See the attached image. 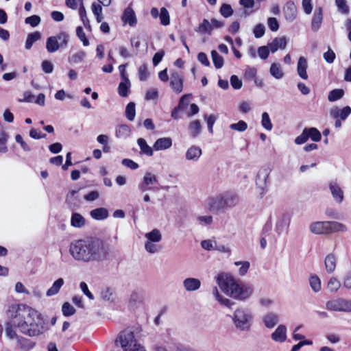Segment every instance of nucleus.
<instances>
[{"instance_id":"nucleus-1","label":"nucleus","mask_w":351,"mask_h":351,"mask_svg":"<svg viewBox=\"0 0 351 351\" xmlns=\"http://www.w3.org/2000/svg\"><path fill=\"white\" fill-rule=\"evenodd\" d=\"M6 315L13 328H19L25 335L34 337L43 335L48 330L47 322L43 315L34 308L23 303H12L8 306Z\"/></svg>"},{"instance_id":"nucleus-2","label":"nucleus","mask_w":351,"mask_h":351,"mask_svg":"<svg viewBox=\"0 0 351 351\" xmlns=\"http://www.w3.org/2000/svg\"><path fill=\"white\" fill-rule=\"evenodd\" d=\"M69 251L76 261L91 263L106 259L109 250L104 240L90 237L73 241Z\"/></svg>"},{"instance_id":"nucleus-3","label":"nucleus","mask_w":351,"mask_h":351,"mask_svg":"<svg viewBox=\"0 0 351 351\" xmlns=\"http://www.w3.org/2000/svg\"><path fill=\"white\" fill-rule=\"evenodd\" d=\"M215 278L221 290L235 300L244 301L252 293L253 289L251 286L245 283H237L229 274L219 273Z\"/></svg>"},{"instance_id":"nucleus-4","label":"nucleus","mask_w":351,"mask_h":351,"mask_svg":"<svg viewBox=\"0 0 351 351\" xmlns=\"http://www.w3.org/2000/svg\"><path fill=\"white\" fill-rule=\"evenodd\" d=\"M232 320L237 329L240 331H248L253 324L254 316L249 308L240 307L233 313Z\"/></svg>"},{"instance_id":"nucleus-5","label":"nucleus","mask_w":351,"mask_h":351,"mask_svg":"<svg viewBox=\"0 0 351 351\" xmlns=\"http://www.w3.org/2000/svg\"><path fill=\"white\" fill-rule=\"evenodd\" d=\"M311 232L316 234H330L336 232H345L346 226L337 221H316L310 226Z\"/></svg>"},{"instance_id":"nucleus-6","label":"nucleus","mask_w":351,"mask_h":351,"mask_svg":"<svg viewBox=\"0 0 351 351\" xmlns=\"http://www.w3.org/2000/svg\"><path fill=\"white\" fill-rule=\"evenodd\" d=\"M118 341L124 351H145V348L137 343L132 331L128 330L122 331L116 341Z\"/></svg>"},{"instance_id":"nucleus-7","label":"nucleus","mask_w":351,"mask_h":351,"mask_svg":"<svg viewBox=\"0 0 351 351\" xmlns=\"http://www.w3.org/2000/svg\"><path fill=\"white\" fill-rule=\"evenodd\" d=\"M5 333L9 339H16L17 341L18 346L22 350L29 351L35 346V343L31 339L17 335L15 329L13 328V324L11 322H5Z\"/></svg>"},{"instance_id":"nucleus-8","label":"nucleus","mask_w":351,"mask_h":351,"mask_svg":"<svg viewBox=\"0 0 351 351\" xmlns=\"http://www.w3.org/2000/svg\"><path fill=\"white\" fill-rule=\"evenodd\" d=\"M326 308L336 312H351V300L338 298L326 302Z\"/></svg>"},{"instance_id":"nucleus-9","label":"nucleus","mask_w":351,"mask_h":351,"mask_svg":"<svg viewBox=\"0 0 351 351\" xmlns=\"http://www.w3.org/2000/svg\"><path fill=\"white\" fill-rule=\"evenodd\" d=\"M206 206L210 212L214 213H223L227 210L221 193L208 197L206 200Z\"/></svg>"},{"instance_id":"nucleus-10","label":"nucleus","mask_w":351,"mask_h":351,"mask_svg":"<svg viewBox=\"0 0 351 351\" xmlns=\"http://www.w3.org/2000/svg\"><path fill=\"white\" fill-rule=\"evenodd\" d=\"M169 86L173 92L178 94L183 90L184 77L178 71L172 70L170 72Z\"/></svg>"},{"instance_id":"nucleus-11","label":"nucleus","mask_w":351,"mask_h":351,"mask_svg":"<svg viewBox=\"0 0 351 351\" xmlns=\"http://www.w3.org/2000/svg\"><path fill=\"white\" fill-rule=\"evenodd\" d=\"M65 204L70 210L73 212L77 210L81 205L78 191L76 190L69 191L66 196Z\"/></svg>"},{"instance_id":"nucleus-12","label":"nucleus","mask_w":351,"mask_h":351,"mask_svg":"<svg viewBox=\"0 0 351 351\" xmlns=\"http://www.w3.org/2000/svg\"><path fill=\"white\" fill-rule=\"evenodd\" d=\"M285 19L287 21L291 23L297 17V8L292 1H287L282 9Z\"/></svg>"},{"instance_id":"nucleus-13","label":"nucleus","mask_w":351,"mask_h":351,"mask_svg":"<svg viewBox=\"0 0 351 351\" xmlns=\"http://www.w3.org/2000/svg\"><path fill=\"white\" fill-rule=\"evenodd\" d=\"M221 194L223 197L227 210L231 209L238 204L239 202V197L235 192L226 191L221 193Z\"/></svg>"},{"instance_id":"nucleus-14","label":"nucleus","mask_w":351,"mask_h":351,"mask_svg":"<svg viewBox=\"0 0 351 351\" xmlns=\"http://www.w3.org/2000/svg\"><path fill=\"white\" fill-rule=\"evenodd\" d=\"M287 327L280 324L271 333V338L273 341L278 343H283L287 339Z\"/></svg>"},{"instance_id":"nucleus-15","label":"nucleus","mask_w":351,"mask_h":351,"mask_svg":"<svg viewBox=\"0 0 351 351\" xmlns=\"http://www.w3.org/2000/svg\"><path fill=\"white\" fill-rule=\"evenodd\" d=\"M269 172L267 169H261L260 170L256 176V186L260 188L263 191L261 192V195L263 196L265 194V187L267 186V180L269 177Z\"/></svg>"},{"instance_id":"nucleus-16","label":"nucleus","mask_w":351,"mask_h":351,"mask_svg":"<svg viewBox=\"0 0 351 351\" xmlns=\"http://www.w3.org/2000/svg\"><path fill=\"white\" fill-rule=\"evenodd\" d=\"M323 21L322 8L319 7L315 9L311 21V29L316 32L320 28Z\"/></svg>"},{"instance_id":"nucleus-17","label":"nucleus","mask_w":351,"mask_h":351,"mask_svg":"<svg viewBox=\"0 0 351 351\" xmlns=\"http://www.w3.org/2000/svg\"><path fill=\"white\" fill-rule=\"evenodd\" d=\"M329 189L334 199L341 203L343 200V191L336 182H330L328 185Z\"/></svg>"},{"instance_id":"nucleus-18","label":"nucleus","mask_w":351,"mask_h":351,"mask_svg":"<svg viewBox=\"0 0 351 351\" xmlns=\"http://www.w3.org/2000/svg\"><path fill=\"white\" fill-rule=\"evenodd\" d=\"M351 114V108L348 106L343 107L342 109L338 108H333L330 110V115L334 119H340V120H346Z\"/></svg>"},{"instance_id":"nucleus-19","label":"nucleus","mask_w":351,"mask_h":351,"mask_svg":"<svg viewBox=\"0 0 351 351\" xmlns=\"http://www.w3.org/2000/svg\"><path fill=\"white\" fill-rule=\"evenodd\" d=\"M290 218L287 215H282L277 221L275 230L278 235L287 230L289 226Z\"/></svg>"},{"instance_id":"nucleus-20","label":"nucleus","mask_w":351,"mask_h":351,"mask_svg":"<svg viewBox=\"0 0 351 351\" xmlns=\"http://www.w3.org/2000/svg\"><path fill=\"white\" fill-rule=\"evenodd\" d=\"M145 297V293L143 290L136 289L132 291L130 298V304L132 306H137L139 304H142L144 298Z\"/></svg>"},{"instance_id":"nucleus-21","label":"nucleus","mask_w":351,"mask_h":351,"mask_svg":"<svg viewBox=\"0 0 351 351\" xmlns=\"http://www.w3.org/2000/svg\"><path fill=\"white\" fill-rule=\"evenodd\" d=\"M183 287L187 291H195L201 287V281L195 278H186L183 280Z\"/></svg>"},{"instance_id":"nucleus-22","label":"nucleus","mask_w":351,"mask_h":351,"mask_svg":"<svg viewBox=\"0 0 351 351\" xmlns=\"http://www.w3.org/2000/svg\"><path fill=\"white\" fill-rule=\"evenodd\" d=\"M202 154V149L196 145L191 146L186 152L185 157L188 160L197 162Z\"/></svg>"},{"instance_id":"nucleus-23","label":"nucleus","mask_w":351,"mask_h":351,"mask_svg":"<svg viewBox=\"0 0 351 351\" xmlns=\"http://www.w3.org/2000/svg\"><path fill=\"white\" fill-rule=\"evenodd\" d=\"M122 20L124 23H128L131 27L135 26L137 23L135 12L130 7H128L125 9L122 16Z\"/></svg>"},{"instance_id":"nucleus-24","label":"nucleus","mask_w":351,"mask_h":351,"mask_svg":"<svg viewBox=\"0 0 351 351\" xmlns=\"http://www.w3.org/2000/svg\"><path fill=\"white\" fill-rule=\"evenodd\" d=\"M287 44V40L285 36L281 38H275L267 45L271 53H275L278 49H284Z\"/></svg>"},{"instance_id":"nucleus-25","label":"nucleus","mask_w":351,"mask_h":351,"mask_svg":"<svg viewBox=\"0 0 351 351\" xmlns=\"http://www.w3.org/2000/svg\"><path fill=\"white\" fill-rule=\"evenodd\" d=\"M172 146V140L169 137H162L158 138L154 145L153 148L156 151L165 150L170 148Z\"/></svg>"},{"instance_id":"nucleus-26","label":"nucleus","mask_w":351,"mask_h":351,"mask_svg":"<svg viewBox=\"0 0 351 351\" xmlns=\"http://www.w3.org/2000/svg\"><path fill=\"white\" fill-rule=\"evenodd\" d=\"M264 325L267 328H273L278 322V315L273 312L265 314L263 318Z\"/></svg>"},{"instance_id":"nucleus-27","label":"nucleus","mask_w":351,"mask_h":351,"mask_svg":"<svg viewBox=\"0 0 351 351\" xmlns=\"http://www.w3.org/2000/svg\"><path fill=\"white\" fill-rule=\"evenodd\" d=\"M307 68L308 63L306 59L303 56L300 57L297 64V73L302 80H307L308 78Z\"/></svg>"},{"instance_id":"nucleus-28","label":"nucleus","mask_w":351,"mask_h":351,"mask_svg":"<svg viewBox=\"0 0 351 351\" xmlns=\"http://www.w3.org/2000/svg\"><path fill=\"white\" fill-rule=\"evenodd\" d=\"M131 87L129 79L121 80L118 86V93L122 97H128Z\"/></svg>"},{"instance_id":"nucleus-29","label":"nucleus","mask_w":351,"mask_h":351,"mask_svg":"<svg viewBox=\"0 0 351 351\" xmlns=\"http://www.w3.org/2000/svg\"><path fill=\"white\" fill-rule=\"evenodd\" d=\"M86 223L85 218L78 213H73L71 217V226L77 228H81L84 226Z\"/></svg>"},{"instance_id":"nucleus-30","label":"nucleus","mask_w":351,"mask_h":351,"mask_svg":"<svg viewBox=\"0 0 351 351\" xmlns=\"http://www.w3.org/2000/svg\"><path fill=\"white\" fill-rule=\"evenodd\" d=\"M62 47L58 42V38L56 36H50L47 38L46 41V49L49 53H54L57 51L59 48Z\"/></svg>"},{"instance_id":"nucleus-31","label":"nucleus","mask_w":351,"mask_h":351,"mask_svg":"<svg viewBox=\"0 0 351 351\" xmlns=\"http://www.w3.org/2000/svg\"><path fill=\"white\" fill-rule=\"evenodd\" d=\"M213 295H214V297L215 298V299L221 304V305H223L226 307H228V308H231V306L234 304V302L231 301L230 300L228 299V298H224L223 296H222L217 288L216 287H214L213 289Z\"/></svg>"},{"instance_id":"nucleus-32","label":"nucleus","mask_w":351,"mask_h":351,"mask_svg":"<svg viewBox=\"0 0 351 351\" xmlns=\"http://www.w3.org/2000/svg\"><path fill=\"white\" fill-rule=\"evenodd\" d=\"M90 215L95 220H104L108 217V211L105 208H97L92 210Z\"/></svg>"},{"instance_id":"nucleus-33","label":"nucleus","mask_w":351,"mask_h":351,"mask_svg":"<svg viewBox=\"0 0 351 351\" xmlns=\"http://www.w3.org/2000/svg\"><path fill=\"white\" fill-rule=\"evenodd\" d=\"M324 265L326 271L328 274L332 273L336 268V258L333 254H328L324 260Z\"/></svg>"},{"instance_id":"nucleus-34","label":"nucleus","mask_w":351,"mask_h":351,"mask_svg":"<svg viewBox=\"0 0 351 351\" xmlns=\"http://www.w3.org/2000/svg\"><path fill=\"white\" fill-rule=\"evenodd\" d=\"M64 283V279L62 278H59L56 281H54L52 286L47 291V296L51 297L56 295L59 292Z\"/></svg>"},{"instance_id":"nucleus-35","label":"nucleus","mask_w":351,"mask_h":351,"mask_svg":"<svg viewBox=\"0 0 351 351\" xmlns=\"http://www.w3.org/2000/svg\"><path fill=\"white\" fill-rule=\"evenodd\" d=\"M137 144L140 147L141 153L143 154H145L147 156H153L154 148H152L150 146H149L146 142V141L143 138H139L137 140Z\"/></svg>"},{"instance_id":"nucleus-36","label":"nucleus","mask_w":351,"mask_h":351,"mask_svg":"<svg viewBox=\"0 0 351 351\" xmlns=\"http://www.w3.org/2000/svg\"><path fill=\"white\" fill-rule=\"evenodd\" d=\"M213 31V25L208 21V20L204 19L202 22L199 24V27L195 29L196 32H199L201 34H207L211 35Z\"/></svg>"},{"instance_id":"nucleus-37","label":"nucleus","mask_w":351,"mask_h":351,"mask_svg":"<svg viewBox=\"0 0 351 351\" xmlns=\"http://www.w3.org/2000/svg\"><path fill=\"white\" fill-rule=\"evenodd\" d=\"M131 130L128 125L122 124L116 128L115 135L118 138H126L130 134Z\"/></svg>"},{"instance_id":"nucleus-38","label":"nucleus","mask_w":351,"mask_h":351,"mask_svg":"<svg viewBox=\"0 0 351 351\" xmlns=\"http://www.w3.org/2000/svg\"><path fill=\"white\" fill-rule=\"evenodd\" d=\"M147 241L158 243L162 239V234L158 229L154 228L152 231L147 232L145 235Z\"/></svg>"},{"instance_id":"nucleus-39","label":"nucleus","mask_w":351,"mask_h":351,"mask_svg":"<svg viewBox=\"0 0 351 351\" xmlns=\"http://www.w3.org/2000/svg\"><path fill=\"white\" fill-rule=\"evenodd\" d=\"M344 90L341 88H335L330 90L328 95V99L330 102H334L341 99L344 95Z\"/></svg>"},{"instance_id":"nucleus-40","label":"nucleus","mask_w":351,"mask_h":351,"mask_svg":"<svg viewBox=\"0 0 351 351\" xmlns=\"http://www.w3.org/2000/svg\"><path fill=\"white\" fill-rule=\"evenodd\" d=\"M308 139L311 138L314 142H319L322 139V134L316 128H305Z\"/></svg>"},{"instance_id":"nucleus-41","label":"nucleus","mask_w":351,"mask_h":351,"mask_svg":"<svg viewBox=\"0 0 351 351\" xmlns=\"http://www.w3.org/2000/svg\"><path fill=\"white\" fill-rule=\"evenodd\" d=\"M40 33L38 32L29 34L25 41V49L28 50L30 49L33 44L40 38Z\"/></svg>"},{"instance_id":"nucleus-42","label":"nucleus","mask_w":351,"mask_h":351,"mask_svg":"<svg viewBox=\"0 0 351 351\" xmlns=\"http://www.w3.org/2000/svg\"><path fill=\"white\" fill-rule=\"evenodd\" d=\"M270 74L276 79L280 80L283 77L284 73L281 66L278 63H272L269 69Z\"/></svg>"},{"instance_id":"nucleus-43","label":"nucleus","mask_w":351,"mask_h":351,"mask_svg":"<svg viewBox=\"0 0 351 351\" xmlns=\"http://www.w3.org/2000/svg\"><path fill=\"white\" fill-rule=\"evenodd\" d=\"M86 56L84 51H79L69 58V62L71 64H76L82 62Z\"/></svg>"},{"instance_id":"nucleus-44","label":"nucleus","mask_w":351,"mask_h":351,"mask_svg":"<svg viewBox=\"0 0 351 351\" xmlns=\"http://www.w3.org/2000/svg\"><path fill=\"white\" fill-rule=\"evenodd\" d=\"M125 114L129 121H134L136 116V105L134 102L130 101L127 104Z\"/></svg>"},{"instance_id":"nucleus-45","label":"nucleus","mask_w":351,"mask_h":351,"mask_svg":"<svg viewBox=\"0 0 351 351\" xmlns=\"http://www.w3.org/2000/svg\"><path fill=\"white\" fill-rule=\"evenodd\" d=\"M211 58L215 67L217 69H221L224 64V60L216 50L211 51Z\"/></svg>"},{"instance_id":"nucleus-46","label":"nucleus","mask_w":351,"mask_h":351,"mask_svg":"<svg viewBox=\"0 0 351 351\" xmlns=\"http://www.w3.org/2000/svg\"><path fill=\"white\" fill-rule=\"evenodd\" d=\"M309 284L314 292L317 293L321 290V280L317 276H311L309 278Z\"/></svg>"},{"instance_id":"nucleus-47","label":"nucleus","mask_w":351,"mask_h":351,"mask_svg":"<svg viewBox=\"0 0 351 351\" xmlns=\"http://www.w3.org/2000/svg\"><path fill=\"white\" fill-rule=\"evenodd\" d=\"M189 130L193 137L197 136L202 130L200 121L199 120H195L190 123Z\"/></svg>"},{"instance_id":"nucleus-48","label":"nucleus","mask_w":351,"mask_h":351,"mask_svg":"<svg viewBox=\"0 0 351 351\" xmlns=\"http://www.w3.org/2000/svg\"><path fill=\"white\" fill-rule=\"evenodd\" d=\"M261 125L268 131H271L273 128L269 115L267 112H264L261 115Z\"/></svg>"},{"instance_id":"nucleus-49","label":"nucleus","mask_w":351,"mask_h":351,"mask_svg":"<svg viewBox=\"0 0 351 351\" xmlns=\"http://www.w3.org/2000/svg\"><path fill=\"white\" fill-rule=\"evenodd\" d=\"M8 134L5 131L0 132V153H6L8 150L7 142L8 140Z\"/></svg>"},{"instance_id":"nucleus-50","label":"nucleus","mask_w":351,"mask_h":351,"mask_svg":"<svg viewBox=\"0 0 351 351\" xmlns=\"http://www.w3.org/2000/svg\"><path fill=\"white\" fill-rule=\"evenodd\" d=\"M160 23L162 25H168L170 23V16L168 10L165 8H162L160 12Z\"/></svg>"},{"instance_id":"nucleus-51","label":"nucleus","mask_w":351,"mask_h":351,"mask_svg":"<svg viewBox=\"0 0 351 351\" xmlns=\"http://www.w3.org/2000/svg\"><path fill=\"white\" fill-rule=\"evenodd\" d=\"M219 12L224 18H228L233 14L234 11L230 4L223 3L219 9Z\"/></svg>"},{"instance_id":"nucleus-52","label":"nucleus","mask_w":351,"mask_h":351,"mask_svg":"<svg viewBox=\"0 0 351 351\" xmlns=\"http://www.w3.org/2000/svg\"><path fill=\"white\" fill-rule=\"evenodd\" d=\"M230 128L233 130L243 132L247 130V124L245 121L241 120L237 123L230 124Z\"/></svg>"},{"instance_id":"nucleus-53","label":"nucleus","mask_w":351,"mask_h":351,"mask_svg":"<svg viewBox=\"0 0 351 351\" xmlns=\"http://www.w3.org/2000/svg\"><path fill=\"white\" fill-rule=\"evenodd\" d=\"M327 287L330 292H337L341 287V283L336 278L332 277L329 280Z\"/></svg>"},{"instance_id":"nucleus-54","label":"nucleus","mask_w":351,"mask_h":351,"mask_svg":"<svg viewBox=\"0 0 351 351\" xmlns=\"http://www.w3.org/2000/svg\"><path fill=\"white\" fill-rule=\"evenodd\" d=\"M62 314L65 317L71 316L75 314V309L69 302H64L62 306Z\"/></svg>"},{"instance_id":"nucleus-55","label":"nucleus","mask_w":351,"mask_h":351,"mask_svg":"<svg viewBox=\"0 0 351 351\" xmlns=\"http://www.w3.org/2000/svg\"><path fill=\"white\" fill-rule=\"evenodd\" d=\"M265 32V27L262 23H258L254 27L253 34L254 37L256 38H260L263 37Z\"/></svg>"},{"instance_id":"nucleus-56","label":"nucleus","mask_w":351,"mask_h":351,"mask_svg":"<svg viewBox=\"0 0 351 351\" xmlns=\"http://www.w3.org/2000/svg\"><path fill=\"white\" fill-rule=\"evenodd\" d=\"M76 34L79 39L82 42L84 46H88L89 45V41L86 36L82 27L78 26L76 28Z\"/></svg>"},{"instance_id":"nucleus-57","label":"nucleus","mask_w":351,"mask_h":351,"mask_svg":"<svg viewBox=\"0 0 351 351\" xmlns=\"http://www.w3.org/2000/svg\"><path fill=\"white\" fill-rule=\"evenodd\" d=\"M40 17L38 15H32L27 17L25 20L26 24L30 25L32 27L38 26L40 23Z\"/></svg>"},{"instance_id":"nucleus-58","label":"nucleus","mask_w":351,"mask_h":351,"mask_svg":"<svg viewBox=\"0 0 351 351\" xmlns=\"http://www.w3.org/2000/svg\"><path fill=\"white\" fill-rule=\"evenodd\" d=\"M15 141L17 143L20 144L21 148L25 152H31L32 148L29 144H27L25 141H23V137L21 134H16L15 136Z\"/></svg>"},{"instance_id":"nucleus-59","label":"nucleus","mask_w":351,"mask_h":351,"mask_svg":"<svg viewBox=\"0 0 351 351\" xmlns=\"http://www.w3.org/2000/svg\"><path fill=\"white\" fill-rule=\"evenodd\" d=\"M270 49L268 46H261L258 48V55L262 60H265L268 58L269 54Z\"/></svg>"},{"instance_id":"nucleus-60","label":"nucleus","mask_w":351,"mask_h":351,"mask_svg":"<svg viewBox=\"0 0 351 351\" xmlns=\"http://www.w3.org/2000/svg\"><path fill=\"white\" fill-rule=\"evenodd\" d=\"M267 25L271 32H277L279 29V23L275 17L268 18Z\"/></svg>"},{"instance_id":"nucleus-61","label":"nucleus","mask_w":351,"mask_h":351,"mask_svg":"<svg viewBox=\"0 0 351 351\" xmlns=\"http://www.w3.org/2000/svg\"><path fill=\"white\" fill-rule=\"evenodd\" d=\"M138 77L141 81L147 80L149 76V72L147 71V67L145 64H143L140 66L138 68Z\"/></svg>"},{"instance_id":"nucleus-62","label":"nucleus","mask_w":351,"mask_h":351,"mask_svg":"<svg viewBox=\"0 0 351 351\" xmlns=\"http://www.w3.org/2000/svg\"><path fill=\"white\" fill-rule=\"evenodd\" d=\"M323 58L327 63L332 64L335 60L336 55L335 52L329 47L328 51L324 53Z\"/></svg>"},{"instance_id":"nucleus-63","label":"nucleus","mask_w":351,"mask_h":351,"mask_svg":"<svg viewBox=\"0 0 351 351\" xmlns=\"http://www.w3.org/2000/svg\"><path fill=\"white\" fill-rule=\"evenodd\" d=\"M335 3L341 13L348 14L349 12V8L346 0H335Z\"/></svg>"},{"instance_id":"nucleus-64","label":"nucleus","mask_w":351,"mask_h":351,"mask_svg":"<svg viewBox=\"0 0 351 351\" xmlns=\"http://www.w3.org/2000/svg\"><path fill=\"white\" fill-rule=\"evenodd\" d=\"M230 84L234 89L239 90L242 87V81L235 75L230 77Z\"/></svg>"}]
</instances>
